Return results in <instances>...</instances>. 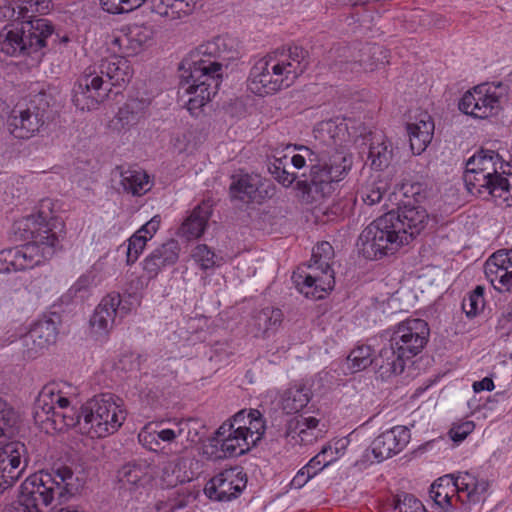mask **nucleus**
Here are the masks:
<instances>
[{"label":"nucleus","mask_w":512,"mask_h":512,"mask_svg":"<svg viewBox=\"0 0 512 512\" xmlns=\"http://www.w3.org/2000/svg\"><path fill=\"white\" fill-rule=\"evenodd\" d=\"M132 77L129 61L119 55L101 60L98 66L88 67L73 88V103L82 110H92L104 102L112 86H122Z\"/></svg>","instance_id":"4"},{"label":"nucleus","mask_w":512,"mask_h":512,"mask_svg":"<svg viewBox=\"0 0 512 512\" xmlns=\"http://www.w3.org/2000/svg\"><path fill=\"white\" fill-rule=\"evenodd\" d=\"M334 250L329 242L318 243L312 250L308 265L298 267L292 280L300 293L307 298L322 299L335 284L331 260Z\"/></svg>","instance_id":"9"},{"label":"nucleus","mask_w":512,"mask_h":512,"mask_svg":"<svg viewBox=\"0 0 512 512\" xmlns=\"http://www.w3.org/2000/svg\"><path fill=\"white\" fill-rule=\"evenodd\" d=\"M434 122L427 112H421L414 122L407 124L410 147L413 154H421L433 138Z\"/></svg>","instance_id":"31"},{"label":"nucleus","mask_w":512,"mask_h":512,"mask_svg":"<svg viewBox=\"0 0 512 512\" xmlns=\"http://www.w3.org/2000/svg\"><path fill=\"white\" fill-rule=\"evenodd\" d=\"M184 459L182 458H176L173 461H170L167 463V465L163 469V473L165 477H170V473L172 476H175V479L166 480L170 485L176 484L177 482L183 483L186 480H189V477H187L184 473H182L181 469L184 465Z\"/></svg>","instance_id":"55"},{"label":"nucleus","mask_w":512,"mask_h":512,"mask_svg":"<svg viewBox=\"0 0 512 512\" xmlns=\"http://www.w3.org/2000/svg\"><path fill=\"white\" fill-rule=\"evenodd\" d=\"M212 214L210 201H202L197 205L185 219L180 227V234L187 240L197 239L206 230L208 220Z\"/></svg>","instance_id":"33"},{"label":"nucleus","mask_w":512,"mask_h":512,"mask_svg":"<svg viewBox=\"0 0 512 512\" xmlns=\"http://www.w3.org/2000/svg\"><path fill=\"white\" fill-rule=\"evenodd\" d=\"M74 388L66 382H52L46 384L39 392L34 403L33 416L37 424L57 422L55 413L60 409H67Z\"/></svg>","instance_id":"18"},{"label":"nucleus","mask_w":512,"mask_h":512,"mask_svg":"<svg viewBox=\"0 0 512 512\" xmlns=\"http://www.w3.org/2000/svg\"><path fill=\"white\" fill-rule=\"evenodd\" d=\"M507 93L508 86L501 82L482 83L464 93L458 108L466 115L486 119L499 113Z\"/></svg>","instance_id":"16"},{"label":"nucleus","mask_w":512,"mask_h":512,"mask_svg":"<svg viewBox=\"0 0 512 512\" xmlns=\"http://www.w3.org/2000/svg\"><path fill=\"white\" fill-rule=\"evenodd\" d=\"M394 219V214L388 212L375 219L361 232L358 246L366 259H381L408 244L407 232L401 231Z\"/></svg>","instance_id":"13"},{"label":"nucleus","mask_w":512,"mask_h":512,"mask_svg":"<svg viewBox=\"0 0 512 512\" xmlns=\"http://www.w3.org/2000/svg\"><path fill=\"white\" fill-rule=\"evenodd\" d=\"M161 223V218L159 215L152 217L147 223H145L139 230L136 232L139 233L142 237L148 241L150 240L154 234L158 231Z\"/></svg>","instance_id":"62"},{"label":"nucleus","mask_w":512,"mask_h":512,"mask_svg":"<svg viewBox=\"0 0 512 512\" xmlns=\"http://www.w3.org/2000/svg\"><path fill=\"white\" fill-rule=\"evenodd\" d=\"M191 257L201 270H209L221 265L222 258L206 244H199L191 252Z\"/></svg>","instance_id":"44"},{"label":"nucleus","mask_w":512,"mask_h":512,"mask_svg":"<svg viewBox=\"0 0 512 512\" xmlns=\"http://www.w3.org/2000/svg\"><path fill=\"white\" fill-rule=\"evenodd\" d=\"M314 476L315 475L310 472L309 468L303 466L293 477L290 485L292 488L300 489Z\"/></svg>","instance_id":"64"},{"label":"nucleus","mask_w":512,"mask_h":512,"mask_svg":"<svg viewBox=\"0 0 512 512\" xmlns=\"http://www.w3.org/2000/svg\"><path fill=\"white\" fill-rule=\"evenodd\" d=\"M406 360L408 359L398 353V350L389 342V345L384 346L374 358V369L381 378H389L403 372Z\"/></svg>","instance_id":"34"},{"label":"nucleus","mask_w":512,"mask_h":512,"mask_svg":"<svg viewBox=\"0 0 512 512\" xmlns=\"http://www.w3.org/2000/svg\"><path fill=\"white\" fill-rule=\"evenodd\" d=\"M58 328L55 320L44 318L35 322L21 337L22 353L27 359H35L56 342Z\"/></svg>","instance_id":"20"},{"label":"nucleus","mask_w":512,"mask_h":512,"mask_svg":"<svg viewBox=\"0 0 512 512\" xmlns=\"http://www.w3.org/2000/svg\"><path fill=\"white\" fill-rule=\"evenodd\" d=\"M325 425L319 426V420L315 417L302 415L291 419L286 428L287 438L296 440L300 444H311L321 438L325 432Z\"/></svg>","instance_id":"30"},{"label":"nucleus","mask_w":512,"mask_h":512,"mask_svg":"<svg viewBox=\"0 0 512 512\" xmlns=\"http://www.w3.org/2000/svg\"><path fill=\"white\" fill-rule=\"evenodd\" d=\"M216 435L218 439L221 438H236L240 436H245V433L237 429V426L233 424V422H230L229 420H226L222 423V425L217 429Z\"/></svg>","instance_id":"60"},{"label":"nucleus","mask_w":512,"mask_h":512,"mask_svg":"<svg viewBox=\"0 0 512 512\" xmlns=\"http://www.w3.org/2000/svg\"><path fill=\"white\" fill-rule=\"evenodd\" d=\"M179 243L170 239L156 247L143 261V270L149 279L155 278L164 268L176 264L179 259Z\"/></svg>","instance_id":"28"},{"label":"nucleus","mask_w":512,"mask_h":512,"mask_svg":"<svg viewBox=\"0 0 512 512\" xmlns=\"http://www.w3.org/2000/svg\"><path fill=\"white\" fill-rule=\"evenodd\" d=\"M394 214V221L401 231L408 234V242L413 239L425 227L428 219L426 210L421 206L404 204L396 211H389Z\"/></svg>","instance_id":"29"},{"label":"nucleus","mask_w":512,"mask_h":512,"mask_svg":"<svg viewBox=\"0 0 512 512\" xmlns=\"http://www.w3.org/2000/svg\"><path fill=\"white\" fill-rule=\"evenodd\" d=\"M393 510L396 512H426L422 502L407 493L397 495L393 499Z\"/></svg>","instance_id":"51"},{"label":"nucleus","mask_w":512,"mask_h":512,"mask_svg":"<svg viewBox=\"0 0 512 512\" xmlns=\"http://www.w3.org/2000/svg\"><path fill=\"white\" fill-rule=\"evenodd\" d=\"M11 271L34 268L51 258V247L44 246L39 250L35 244H24L21 247L6 249Z\"/></svg>","instance_id":"27"},{"label":"nucleus","mask_w":512,"mask_h":512,"mask_svg":"<svg viewBox=\"0 0 512 512\" xmlns=\"http://www.w3.org/2000/svg\"><path fill=\"white\" fill-rule=\"evenodd\" d=\"M370 346L361 345L353 349L347 357L348 368L351 373H356L366 369L368 366L374 367V358Z\"/></svg>","instance_id":"42"},{"label":"nucleus","mask_w":512,"mask_h":512,"mask_svg":"<svg viewBox=\"0 0 512 512\" xmlns=\"http://www.w3.org/2000/svg\"><path fill=\"white\" fill-rule=\"evenodd\" d=\"M247 476L241 467H230L216 474L205 486L206 495L217 501H230L246 487Z\"/></svg>","instance_id":"19"},{"label":"nucleus","mask_w":512,"mask_h":512,"mask_svg":"<svg viewBox=\"0 0 512 512\" xmlns=\"http://www.w3.org/2000/svg\"><path fill=\"white\" fill-rule=\"evenodd\" d=\"M331 450V444L323 446L321 451L316 454L310 461L305 465L309 468L310 472L315 476L321 472L326 466L333 463V458H327L326 454Z\"/></svg>","instance_id":"54"},{"label":"nucleus","mask_w":512,"mask_h":512,"mask_svg":"<svg viewBox=\"0 0 512 512\" xmlns=\"http://www.w3.org/2000/svg\"><path fill=\"white\" fill-rule=\"evenodd\" d=\"M391 185L388 175L378 173L370 177L360 188L357 195L367 205L379 203Z\"/></svg>","instance_id":"38"},{"label":"nucleus","mask_w":512,"mask_h":512,"mask_svg":"<svg viewBox=\"0 0 512 512\" xmlns=\"http://www.w3.org/2000/svg\"><path fill=\"white\" fill-rule=\"evenodd\" d=\"M311 399V391L305 384L291 385L282 396V409L287 414H295L305 408Z\"/></svg>","instance_id":"39"},{"label":"nucleus","mask_w":512,"mask_h":512,"mask_svg":"<svg viewBox=\"0 0 512 512\" xmlns=\"http://www.w3.org/2000/svg\"><path fill=\"white\" fill-rule=\"evenodd\" d=\"M309 64L308 51L293 45L276 49L257 60L250 70L248 89L259 96L290 87Z\"/></svg>","instance_id":"3"},{"label":"nucleus","mask_w":512,"mask_h":512,"mask_svg":"<svg viewBox=\"0 0 512 512\" xmlns=\"http://www.w3.org/2000/svg\"><path fill=\"white\" fill-rule=\"evenodd\" d=\"M230 46L225 37L218 36L207 41L185 57L180 64L181 97L188 111L194 115L212 96L216 95L221 80V61L227 60Z\"/></svg>","instance_id":"2"},{"label":"nucleus","mask_w":512,"mask_h":512,"mask_svg":"<svg viewBox=\"0 0 512 512\" xmlns=\"http://www.w3.org/2000/svg\"><path fill=\"white\" fill-rule=\"evenodd\" d=\"M430 335L428 323L420 318L400 322L393 330L389 342L408 360L418 355L426 346Z\"/></svg>","instance_id":"17"},{"label":"nucleus","mask_w":512,"mask_h":512,"mask_svg":"<svg viewBox=\"0 0 512 512\" xmlns=\"http://www.w3.org/2000/svg\"><path fill=\"white\" fill-rule=\"evenodd\" d=\"M394 156V149L391 141L383 134H373L369 139L368 160L371 167L377 171L387 168Z\"/></svg>","instance_id":"35"},{"label":"nucleus","mask_w":512,"mask_h":512,"mask_svg":"<svg viewBox=\"0 0 512 512\" xmlns=\"http://www.w3.org/2000/svg\"><path fill=\"white\" fill-rule=\"evenodd\" d=\"M104 263L96 262L85 274L79 277L72 289L75 293L87 291L92 287H96L104 278Z\"/></svg>","instance_id":"43"},{"label":"nucleus","mask_w":512,"mask_h":512,"mask_svg":"<svg viewBox=\"0 0 512 512\" xmlns=\"http://www.w3.org/2000/svg\"><path fill=\"white\" fill-rule=\"evenodd\" d=\"M82 416L81 433L91 438H103L118 431L127 413L122 399L102 393L82 405Z\"/></svg>","instance_id":"11"},{"label":"nucleus","mask_w":512,"mask_h":512,"mask_svg":"<svg viewBox=\"0 0 512 512\" xmlns=\"http://www.w3.org/2000/svg\"><path fill=\"white\" fill-rule=\"evenodd\" d=\"M17 19L32 21L38 16L50 13L54 8L52 0H19L17 2Z\"/></svg>","instance_id":"41"},{"label":"nucleus","mask_w":512,"mask_h":512,"mask_svg":"<svg viewBox=\"0 0 512 512\" xmlns=\"http://www.w3.org/2000/svg\"><path fill=\"white\" fill-rule=\"evenodd\" d=\"M484 273L497 291H510L512 288V252L505 250L495 252L486 261Z\"/></svg>","instance_id":"26"},{"label":"nucleus","mask_w":512,"mask_h":512,"mask_svg":"<svg viewBox=\"0 0 512 512\" xmlns=\"http://www.w3.org/2000/svg\"><path fill=\"white\" fill-rule=\"evenodd\" d=\"M57 422H49L54 425L55 429L62 430L63 428H73L78 426L81 431V422L83 421L82 407L80 411L68 406L67 409L57 410L55 413Z\"/></svg>","instance_id":"47"},{"label":"nucleus","mask_w":512,"mask_h":512,"mask_svg":"<svg viewBox=\"0 0 512 512\" xmlns=\"http://www.w3.org/2000/svg\"><path fill=\"white\" fill-rule=\"evenodd\" d=\"M147 0H100L101 7L110 14L128 13L141 7Z\"/></svg>","instance_id":"50"},{"label":"nucleus","mask_w":512,"mask_h":512,"mask_svg":"<svg viewBox=\"0 0 512 512\" xmlns=\"http://www.w3.org/2000/svg\"><path fill=\"white\" fill-rule=\"evenodd\" d=\"M187 428L185 420L149 423L139 432L138 440L143 447L157 452L163 448L162 443H173Z\"/></svg>","instance_id":"23"},{"label":"nucleus","mask_w":512,"mask_h":512,"mask_svg":"<svg viewBox=\"0 0 512 512\" xmlns=\"http://www.w3.org/2000/svg\"><path fill=\"white\" fill-rule=\"evenodd\" d=\"M484 290V287L477 286L468 296L464 297L462 309L468 317H474L483 310L485 305Z\"/></svg>","instance_id":"48"},{"label":"nucleus","mask_w":512,"mask_h":512,"mask_svg":"<svg viewBox=\"0 0 512 512\" xmlns=\"http://www.w3.org/2000/svg\"><path fill=\"white\" fill-rule=\"evenodd\" d=\"M140 118L136 116L131 109H127L124 105L119 109L115 119L113 120L116 127L120 129H128L132 126L137 125L140 122Z\"/></svg>","instance_id":"56"},{"label":"nucleus","mask_w":512,"mask_h":512,"mask_svg":"<svg viewBox=\"0 0 512 512\" xmlns=\"http://www.w3.org/2000/svg\"><path fill=\"white\" fill-rule=\"evenodd\" d=\"M511 169L498 152L482 149L467 161L463 179L472 195L502 197L512 188Z\"/></svg>","instance_id":"6"},{"label":"nucleus","mask_w":512,"mask_h":512,"mask_svg":"<svg viewBox=\"0 0 512 512\" xmlns=\"http://www.w3.org/2000/svg\"><path fill=\"white\" fill-rule=\"evenodd\" d=\"M228 420L233 422V424L237 426V429L242 430L246 434L249 426V420H252L251 409L240 410Z\"/></svg>","instance_id":"63"},{"label":"nucleus","mask_w":512,"mask_h":512,"mask_svg":"<svg viewBox=\"0 0 512 512\" xmlns=\"http://www.w3.org/2000/svg\"><path fill=\"white\" fill-rule=\"evenodd\" d=\"M283 321V313L274 307H265L253 316V325L256 327V336H264L275 332Z\"/></svg>","instance_id":"40"},{"label":"nucleus","mask_w":512,"mask_h":512,"mask_svg":"<svg viewBox=\"0 0 512 512\" xmlns=\"http://www.w3.org/2000/svg\"><path fill=\"white\" fill-rule=\"evenodd\" d=\"M198 491L190 485L181 486L171 493L168 499L169 512L183 509L196 500Z\"/></svg>","instance_id":"46"},{"label":"nucleus","mask_w":512,"mask_h":512,"mask_svg":"<svg viewBox=\"0 0 512 512\" xmlns=\"http://www.w3.org/2000/svg\"><path fill=\"white\" fill-rule=\"evenodd\" d=\"M220 443V451L223 457L240 456L248 452L253 446L247 436H240L236 438H221L218 439Z\"/></svg>","instance_id":"45"},{"label":"nucleus","mask_w":512,"mask_h":512,"mask_svg":"<svg viewBox=\"0 0 512 512\" xmlns=\"http://www.w3.org/2000/svg\"><path fill=\"white\" fill-rule=\"evenodd\" d=\"M334 250L329 242L318 243L312 250L308 265L298 267L292 280L300 293L307 298L322 299L335 284L331 260Z\"/></svg>","instance_id":"10"},{"label":"nucleus","mask_w":512,"mask_h":512,"mask_svg":"<svg viewBox=\"0 0 512 512\" xmlns=\"http://www.w3.org/2000/svg\"><path fill=\"white\" fill-rule=\"evenodd\" d=\"M15 228L20 237L28 241L26 244H35L39 250L44 246L51 247V257L60 245L64 235V222L50 213L40 210L15 222Z\"/></svg>","instance_id":"15"},{"label":"nucleus","mask_w":512,"mask_h":512,"mask_svg":"<svg viewBox=\"0 0 512 512\" xmlns=\"http://www.w3.org/2000/svg\"><path fill=\"white\" fill-rule=\"evenodd\" d=\"M410 441V431L405 426H395L380 435L371 443L370 450L377 462H382L400 453Z\"/></svg>","instance_id":"25"},{"label":"nucleus","mask_w":512,"mask_h":512,"mask_svg":"<svg viewBox=\"0 0 512 512\" xmlns=\"http://www.w3.org/2000/svg\"><path fill=\"white\" fill-rule=\"evenodd\" d=\"M54 27L47 19L21 21L0 31V53L12 57H28L38 64L46 54Z\"/></svg>","instance_id":"8"},{"label":"nucleus","mask_w":512,"mask_h":512,"mask_svg":"<svg viewBox=\"0 0 512 512\" xmlns=\"http://www.w3.org/2000/svg\"><path fill=\"white\" fill-rule=\"evenodd\" d=\"M271 190L270 184L263 182L258 174L248 173L234 174L229 187L231 198L245 204H261L271 197Z\"/></svg>","instance_id":"21"},{"label":"nucleus","mask_w":512,"mask_h":512,"mask_svg":"<svg viewBox=\"0 0 512 512\" xmlns=\"http://www.w3.org/2000/svg\"><path fill=\"white\" fill-rule=\"evenodd\" d=\"M117 478L122 487L133 489L149 482V466L145 462H128L117 473Z\"/></svg>","instance_id":"36"},{"label":"nucleus","mask_w":512,"mask_h":512,"mask_svg":"<svg viewBox=\"0 0 512 512\" xmlns=\"http://www.w3.org/2000/svg\"><path fill=\"white\" fill-rule=\"evenodd\" d=\"M150 105V101L147 99H138L133 98L129 99L124 106L128 109L133 110L134 114L138 116V118L143 119L146 111Z\"/></svg>","instance_id":"61"},{"label":"nucleus","mask_w":512,"mask_h":512,"mask_svg":"<svg viewBox=\"0 0 512 512\" xmlns=\"http://www.w3.org/2000/svg\"><path fill=\"white\" fill-rule=\"evenodd\" d=\"M114 175L120 177V184L123 190L133 196L146 194L152 187L150 177L141 168L130 166H117Z\"/></svg>","instance_id":"32"},{"label":"nucleus","mask_w":512,"mask_h":512,"mask_svg":"<svg viewBox=\"0 0 512 512\" xmlns=\"http://www.w3.org/2000/svg\"><path fill=\"white\" fill-rule=\"evenodd\" d=\"M147 240L139 233L135 232L128 240L127 245V264L131 265L136 262L140 254L146 246Z\"/></svg>","instance_id":"53"},{"label":"nucleus","mask_w":512,"mask_h":512,"mask_svg":"<svg viewBox=\"0 0 512 512\" xmlns=\"http://www.w3.org/2000/svg\"><path fill=\"white\" fill-rule=\"evenodd\" d=\"M196 3V0H151V10L161 17L176 20L189 15Z\"/></svg>","instance_id":"37"},{"label":"nucleus","mask_w":512,"mask_h":512,"mask_svg":"<svg viewBox=\"0 0 512 512\" xmlns=\"http://www.w3.org/2000/svg\"><path fill=\"white\" fill-rule=\"evenodd\" d=\"M324 63L333 74L349 79L362 70L373 71L389 63L388 51L378 44H365L360 49L338 44L327 52Z\"/></svg>","instance_id":"12"},{"label":"nucleus","mask_w":512,"mask_h":512,"mask_svg":"<svg viewBox=\"0 0 512 512\" xmlns=\"http://www.w3.org/2000/svg\"><path fill=\"white\" fill-rule=\"evenodd\" d=\"M129 38L139 46L147 44L153 38V29L148 25H135L130 28Z\"/></svg>","instance_id":"57"},{"label":"nucleus","mask_w":512,"mask_h":512,"mask_svg":"<svg viewBox=\"0 0 512 512\" xmlns=\"http://www.w3.org/2000/svg\"><path fill=\"white\" fill-rule=\"evenodd\" d=\"M128 309L122 305V299L119 293H109L98 304L90 324L94 331L101 336H106L114 327L116 318L127 314Z\"/></svg>","instance_id":"24"},{"label":"nucleus","mask_w":512,"mask_h":512,"mask_svg":"<svg viewBox=\"0 0 512 512\" xmlns=\"http://www.w3.org/2000/svg\"><path fill=\"white\" fill-rule=\"evenodd\" d=\"M11 410L5 401L0 399V437L4 435V426L9 424ZM28 464V451L20 441L0 445V465L21 476Z\"/></svg>","instance_id":"22"},{"label":"nucleus","mask_w":512,"mask_h":512,"mask_svg":"<svg viewBox=\"0 0 512 512\" xmlns=\"http://www.w3.org/2000/svg\"><path fill=\"white\" fill-rule=\"evenodd\" d=\"M21 476L0 465V494L12 488Z\"/></svg>","instance_id":"59"},{"label":"nucleus","mask_w":512,"mask_h":512,"mask_svg":"<svg viewBox=\"0 0 512 512\" xmlns=\"http://www.w3.org/2000/svg\"><path fill=\"white\" fill-rule=\"evenodd\" d=\"M252 420H249L247 433L245 434L253 447L262 439L266 425L262 413L257 409H251Z\"/></svg>","instance_id":"49"},{"label":"nucleus","mask_w":512,"mask_h":512,"mask_svg":"<svg viewBox=\"0 0 512 512\" xmlns=\"http://www.w3.org/2000/svg\"><path fill=\"white\" fill-rule=\"evenodd\" d=\"M287 156L283 159H275L269 166L273 177L284 187H289L296 179V175L286 170Z\"/></svg>","instance_id":"52"},{"label":"nucleus","mask_w":512,"mask_h":512,"mask_svg":"<svg viewBox=\"0 0 512 512\" xmlns=\"http://www.w3.org/2000/svg\"><path fill=\"white\" fill-rule=\"evenodd\" d=\"M319 143L313 148L301 146L290 162L296 169L309 163L310 174L298 183L313 200L329 195L333 183L341 181L352 166V158L343 145L346 131L333 121L321 123L316 130Z\"/></svg>","instance_id":"1"},{"label":"nucleus","mask_w":512,"mask_h":512,"mask_svg":"<svg viewBox=\"0 0 512 512\" xmlns=\"http://www.w3.org/2000/svg\"><path fill=\"white\" fill-rule=\"evenodd\" d=\"M81 485L67 466L35 473L20 486L17 512H40V506H48L55 499L68 500L78 493Z\"/></svg>","instance_id":"5"},{"label":"nucleus","mask_w":512,"mask_h":512,"mask_svg":"<svg viewBox=\"0 0 512 512\" xmlns=\"http://www.w3.org/2000/svg\"><path fill=\"white\" fill-rule=\"evenodd\" d=\"M475 428L472 421H465L463 423L454 425L450 431V438L454 442H462Z\"/></svg>","instance_id":"58"},{"label":"nucleus","mask_w":512,"mask_h":512,"mask_svg":"<svg viewBox=\"0 0 512 512\" xmlns=\"http://www.w3.org/2000/svg\"><path fill=\"white\" fill-rule=\"evenodd\" d=\"M488 487V481L468 472L457 477L444 475L430 486L429 498L443 512H469L471 504L484 501Z\"/></svg>","instance_id":"7"},{"label":"nucleus","mask_w":512,"mask_h":512,"mask_svg":"<svg viewBox=\"0 0 512 512\" xmlns=\"http://www.w3.org/2000/svg\"><path fill=\"white\" fill-rule=\"evenodd\" d=\"M51 95L44 90L30 96L24 105L15 106L8 119L10 134L17 139H30L38 134L49 119Z\"/></svg>","instance_id":"14"}]
</instances>
